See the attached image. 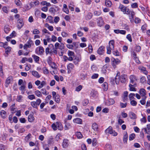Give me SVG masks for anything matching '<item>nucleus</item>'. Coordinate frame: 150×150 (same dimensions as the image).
I'll use <instances>...</instances> for the list:
<instances>
[{
  "instance_id": "1",
  "label": "nucleus",
  "mask_w": 150,
  "mask_h": 150,
  "mask_svg": "<svg viewBox=\"0 0 150 150\" xmlns=\"http://www.w3.org/2000/svg\"><path fill=\"white\" fill-rule=\"evenodd\" d=\"M115 41L114 40H110L108 43V45L107 46V53L108 54H110L111 51L113 50L114 47Z\"/></svg>"
},
{
  "instance_id": "2",
  "label": "nucleus",
  "mask_w": 150,
  "mask_h": 150,
  "mask_svg": "<svg viewBox=\"0 0 150 150\" xmlns=\"http://www.w3.org/2000/svg\"><path fill=\"white\" fill-rule=\"evenodd\" d=\"M111 64L112 66L114 69L116 67V65L118 64L121 62V61L118 59H115L112 58L111 59Z\"/></svg>"
},
{
  "instance_id": "3",
  "label": "nucleus",
  "mask_w": 150,
  "mask_h": 150,
  "mask_svg": "<svg viewBox=\"0 0 150 150\" xmlns=\"http://www.w3.org/2000/svg\"><path fill=\"white\" fill-rule=\"evenodd\" d=\"M44 48L42 46H39L35 49V53L38 55H42L44 52Z\"/></svg>"
},
{
  "instance_id": "4",
  "label": "nucleus",
  "mask_w": 150,
  "mask_h": 150,
  "mask_svg": "<svg viewBox=\"0 0 150 150\" xmlns=\"http://www.w3.org/2000/svg\"><path fill=\"white\" fill-rule=\"evenodd\" d=\"M119 8L121 9V11L123 12L124 14H129L130 13L129 9L127 8L123 5L120 4V6Z\"/></svg>"
},
{
  "instance_id": "5",
  "label": "nucleus",
  "mask_w": 150,
  "mask_h": 150,
  "mask_svg": "<svg viewBox=\"0 0 150 150\" xmlns=\"http://www.w3.org/2000/svg\"><path fill=\"white\" fill-rule=\"evenodd\" d=\"M105 132L106 134H112L113 136H115L117 135V134L115 131H113L111 127H109L105 130Z\"/></svg>"
},
{
  "instance_id": "6",
  "label": "nucleus",
  "mask_w": 150,
  "mask_h": 150,
  "mask_svg": "<svg viewBox=\"0 0 150 150\" xmlns=\"http://www.w3.org/2000/svg\"><path fill=\"white\" fill-rule=\"evenodd\" d=\"M48 62L49 63V64L51 66V68L52 69L54 70L52 71V74H57V67L55 64L54 63L51 62H49V61H48Z\"/></svg>"
},
{
  "instance_id": "7",
  "label": "nucleus",
  "mask_w": 150,
  "mask_h": 150,
  "mask_svg": "<svg viewBox=\"0 0 150 150\" xmlns=\"http://www.w3.org/2000/svg\"><path fill=\"white\" fill-rule=\"evenodd\" d=\"M24 25V22L23 19H19L17 21V26L19 29H20Z\"/></svg>"
},
{
  "instance_id": "8",
  "label": "nucleus",
  "mask_w": 150,
  "mask_h": 150,
  "mask_svg": "<svg viewBox=\"0 0 150 150\" xmlns=\"http://www.w3.org/2000/svg\"><path fill=\"white\" fill-rule=\"evenodd\" d=\"M134 12L133 11H130V13L129 14V18L130 22L131 23L133 22L134 21V16L135 15Z\"/></svg>"
},
{
  "instance_id": "9",
  "label": "nucleus",
  "mask_w": 150,
  "mask_h": 150,
  "mask_svg": "<svg viewBox=\"0 0 150 150\" xmlns=\"http://www.w3.org/2000/svg\"><path fill=\"white\" fill-rule=\"evenodd\" d=\"M13 78L11 76L8 77L6 79V87H7L8 86L9 84L11 83L12 81Z\"/></svg>"
},
{
  "instance_id": "10",
  "label": "nucleus",
  "mask_w": 150,
  "mask_h": 150,
  "mask_svg": "<svg viewBox=\"0 0 150 150\" xmlns=\"http://www.w3.org/2000/svg\"><path fill=\"white\" fill-rule=\"evenodd\" d=\"M138 69L141 71V72H143L145 74L147 75L148 74V72L146 70L145 67L141 66L139 67Z\"/></svg>"
},
{
  "instance_id": "11",
  "label": "nucleus",
  "mask_w": 150,
  "mask_h": 150,
  "mask_svg": "<svg viewBox=\"0 0 150 150\" xmlns=\"http://www.w3.org/2000/svg\"><path fill=\"white\" fill-rule=\"evenodd\" d=\"M115 103L114 100L110 98L107 100L105 102V104L107 105H112Z\"/></svg>"
},
{
  "instance_id": "12",
  "label": "nucleus",
  "mask_w": 150,
  "mask_h": 150,
  "mask_svg": "<svg viewBox=\"0 0 150 150\" xmlns=\"http://www.w3.org/2000/svg\"><path fill=\"white\" fill-rule=\"evenodd\" d=\"M74 52L72 51H71L69 50L68 51V55L69 57L68 58H67V59L69 61H72L73 60V57L74 56Z\"/></svg>"
},
{
  "instance_id": "13",
  "label": "nucleus",
  "mask_w": 150,
  "mask_h": 150,
  "mask_svg": "<svg viewBox=\"0 0 150 150\" xmlns=\"http://www.w3.org/2000/svg\"><path fill=\"white\" fill-rule=\"evenodd\" d=\"M97 23L99 26L101 27L104 24V22L101 18L100 17L98 18V19Z\"/></svg>"
},
{
  "instance_id": "14",
  "label": "nucleus",
  "mask_w": 150,
  "mask_h": 150,
  "mask_svg": "<svg viewBox=\"0 0 150 150\" xmlns=\"http://www.w3.org/2000/svg\"><path fill=\"white\" fill-rule=\"evenodd\" d=\"M105 47L103 46L100 47L98 50V53L100 54H102L103 53Z\"/></svg>"
},
{
  "instance_id": "15",
  "label": "nucleus",
  "mask_w": 150,
  "mask_h": 150,
  "mask_svg": "<svg viewBox=\"0 0 150 150\" xmlns=\"http://www.w3.org/2000/svg\"><path fill=\"white\" fill-rule=\"evenodd\" d=\"M128 92L127 91H125L124 92L122 97V100L124 102H125L127 99Z\"/></svg>"
},
{
  "instance_id": "16",
  "label": "nucleus",
  "mask_w": 150,
  "mask_h": 150,
  "mask_svg": "<svg viewBox=\"0 0 150 150\" xmlns=\"http://www.w3.org/2000/svg\"><path fill=\"white\" fill-rule=\"evenodd\" d=\"M127 76L125 74L122 75L120 77V80L121 83H124L126 81Z\"/></svg>"
},
{
  "instance_id": "17",
  "label": "nucleus",
  "mask_w": 150,
  "mask_h": 150,
  "mask_svg": "<svg viewBox=\"0 0 150 150\" xmlns=\"http://www.w3.org/2000/svg\"><path fill=\"white\" fill-rule=\"evenodd\" d=\"M130 83L132 84H135V81L136 79L134 76L133 75H131L130 76Z\"/></svg>"
},
{
  "instance_id": "18",
  "label": "nucleus",
  "mask_w": 150,
  "mask_h": 150,
  "mask_svg": "<svg viewBox=\"0 0 150 150\" xmlns=\"http://www.w3.org/2000/svg\"><path fill=\"white\" fill-rule=\"evenodd\" d=\"M135 84H130L129 85V90L131 91H136V88H135Z\"/></svg>"
},
{
  "instance_id": "19",
  "label": "nucleus",
  "mask_w": 150,
  "mask_h": 150,
  "mask_svg": "<svg viewBox=\"0 0 150 150\" xmlns=\"http://www.w3.org/2000/svg\"><path fill=\"white\" fill-rule=\"evenodd\" d=\"M139 93L142 96L144 97L146 94V90L144 88H141L139 91Z\"/></svg>"
},
{
  "instance_id": "20",
  "label": "nucleus",
  "mask_w": 150,
  "mask_h": 150,
  "mask_svg": "<svg viewBox=\"0 0 150 150\" xmlns=\"http://www.w3.org/2000/svg\"><path fill=\"white\" fill-rule=\"evenodd\" d=\"M147 127L146 128H144L143 129L146 133L149 134H150V125H148Z\"/></svg>"
},
{
  "instance_id": "21",
  "label": "nucleus",
  "mask_w": 150,
  "mask_h": 150,
  "mask_svg": "<svg viewBox=\"0 0 150 150\" xmlns=\"http://www.w3.org/2000/svg\"><path fill=\"white\" fill-rule=\"evenodd\" d=\"M32 75L33 76H34L37 78H39L40 77V76L38 72L36 71H32Z\"/></svg>"
},
{
  "instance_id": "22",
  "label": "nucleus",
  "mask_w": 150,
  "mask_h": 150,
  "mask_svg": "<svg viewBox=\"0 0 150 150\" xmlns=\"http://www.w3.org/2000/svg\"><path fill=\"white\" fill-rule=\"evenodd\" d=\"M132 55L134 59L135 60L136 62L138 64L140 63V61L139 60L138 58L136 56V54L134 52H133Z\"/></svg>"
},
{
  "instance_id": "23",
  "label": "nucleus",
  "mask_w": 150,
  "mask_h": 150,
  "mask_svg": "<svg viewBox=\"0 0 150 150\" xmlns=\"http://www.w3.org/2000/svg\"><path fill=\"white\" fill-rule=\"evenodd\" d=\"M129 116L132 119H135L136 118V115L133 112H130L129 113Z\"/></svg>"
},
{
  "instance_id": "24",
  "label": "nucleus",
  "mask_w": 150,
  "mask_h": 150,
  "mask_svg": "<svg viewBox=\"0 0 150 150\" xmlns=\"http://www.w3.org/2000/svg\"><path fill=\"white\" fill-rule=\"evenodd\" d=\"M120 75V73L118 72L117 73V75L115 78V81L117 84H118L119 83L120 77L119 76Z\"/></svg>"
},
{
  "instance_id": "25",
  "label": "nucleus",
  "mask_w": 150,
  "mask_h": 150,
  "mask_svg": "<svg viewBox=\"0 0 150 150\" xmlns=\"http://www.w3.org/2000/svg\"><path fill=\"white\" fill-rule=\"evenodd\" d=\"M73 122L77 124H81L82 122V120L79 118H76L74 119Z\"/></svg>"
},
{
  "instance_id": "26",
  "label": "nucleus",
  "mask_w": 150,
  "mask_h": 150,
  "mask_svg": "<svg viewBox=\"0 0 150 150\" xmlns=\"http://www.w3.org/2000/svg\"><path fill=\"white\" fill-rule=\"evenodd\" d=\"M32 57L33 58L34 61L35 62L38 63L40 60V57L35 55H33L32 56Z\"/></svg>"
},
{
  "instance_id": "27",
  "label": "nucleus",
  "mask_w": 150,
  "mask_h": 150,
  "mask_svg": "<svg viewBox=\"0 0 150 150\" xmlns=\"http://www.w3.org/2000/svg\"><path fill=\"white\" fill-rule=\"evenodd\" d=\"M35 120L34 117L33 115H30L28 117V121L31 122H33Z\"/></svg>"
},
{
  "instance_id": "28",
  "label": "nucleus",
  "mask_w": 150,
  "mask_h": 150,
  "mask_svg": "<svg viewBox=\"0 0 150 150\" xmlns=\"http://www.w3.org/2000/svg\"><path fill=\"white\" fill-rule=\"evenodd\" d=\"M1 115L3 118H5L6 117V112L4 110H2L0 112Z\"/></svg>"
},
{
  "instance_id": "29",
  "label": "nucleus",
  "mask_w": 150,
  "mask_h": 150,
  "mask_svg": "<svg viewBox=\"0 0 150 150\" xmlns=\"http://www.w3.org/2000/svg\"><path fill=\"white\" fill-rule=\"evenodd\" d=\"M102 87L104 91H106L108 88V83L106 82H104L102 85Z\"/></svg>"
},
{
  "instance_id": "30",
  "label": "nucleus",
  "mask_w": 150,
  "mask_h": 150,
  "mask_svg": "<svg viewBox=\"0 0 150 150\" xmlns=\"http://www.w3.org/2000/svg\"><path fill=\"white\" fill-rule=\"evenodd\" d=\"M56 126L57 128L60 130H62L63 129V127L62 124L59 122H56Z\"/></svg>"
},
{
  "instance_id": "31",
  "label": "nucleus",
  "mask_w": 150,
  "mask_h": 150,
  "mask_svg": "<svg viewBox=\"0 0 150 150\" xmlns=\"http://www.w3.org/2000/svg\"><path fill=\"white\" fill-rule=\"evenodd\" d=\"M92 127L95 131H97L98 129V125L96 123H94L92 124Z\"/></svg>"
},
{
  "instance_id": "32",
  "label": "nucleus",
  "mask_w": 150,
  "mask_h": 150,
  "mask_svg": "<svg viewBox=\"0 0 150 150\" xmlns=\"http://www.w3.org/2000/svg\"><path fill=\"white\" fill-rule=\"evenodd\" d=\"M31 5L32 7L35 6L39 4V1L38 0H36L35 1L31 2Z\"/></svg>"
},
{
  "instance_id": "33",
  "label": "nucleus",
  "mask_w": 150,
  "mask_h": 150,
  "mask_svg": "<svg viewBox=\"0 0 150 150\" xmlns=\"http://www.w3.org/2000/svg\"><path fill=\"white\" fill-rule=\"evenodd\" d=\"M105 3L106 6L108 7H110L112 4V2L109 0H106Z\"/></svg>"
},
{
  "instance_id": "34",
  "label": "nucleus",
  "mask_w": 150,
  "mask_h": 150,
  "mask_svg": "<svg viewBox=\"0 0 150 150\" xmlns=\"http://www.w3.org/2000/svg\"><path fill=\"white\" fill-rule=\"evenodd\" d=\"M90 95L91 96L93 97H94L96 96H97V92L92 90L91 91Z\"/></svg>"
},
{
  "instance_id": "35",
  "label": "nucleus",
  "mask_w": 150,
  "mask_h": 150,
  "mask_svg": "<svg viewBox=\"0 0 150 150\" xmlns=\"http://www.w3.org/2000/svg\"><path fill=\"white\" fill-rule=\"evenodd\" d=\"M53 19L51 16H49L48 17L46 20L48 22L52 23H53Z\"/></svg>"
},
{
  "instance_id": "36",
  "label": "nucleus",
  "mask_w": 150,
  "mask_h": 150,
  "mask_svg": "<svg viewBox=\"0 0 150 150\" xmlns=\"http://www.w3.org/2000/svg\"><path fill=\"white\" fill-rule=\"evenodd\" d=\"M54 98V100L57 103H59L60 100V97L59 95L57 94V96L55 97Z\"/></svg>"
},
{
  "instance_id": "37",
  "label": "nucleus",
  "mask_w": 150,
  "mask_h": 150,
  "mask_svg": "<svg viewBox=\"0 0 150 150\" xmlns=\"http://www.w3.org/2000/svg\"><path fill=\"white\" fill-rule=\"evenodd\" d=\"M41 4L43 6L46 5L47 6H50L51 5L50 3L47 2L45 1H43L41 3Z\"/></svg>"
},
{
  "instance_id": "38",
  "label": "nucleus",
  "mask_w": 150,
  "mask_h": 150,
  "mask_svg": "<svg viewBox=\"0 0 150 150\" xmlns=\"http://www.w3.org/2000/svg\"><path fill=\"white\" fill-rule=\"evenodd\" d=\"M146 97L144 96L142 98V99L141 100L140 102L141 104L142 105H144L146 103Z\"/></svg>"
},
{
  "instance_id": "39",
  "label": "nucleus",
  "mask_w": 150,
  "mask_h": 150,
  "mask_svg": "<svg viewBox=\"0 0 150 150\" xmlns=\"http://www.w3.org/2000/svg\"><path fill=\"white\" fill-rule=\"evenodd\" d=\"M35 94L38 97H41L42 96L41 92L38 90L35 91Z\"/></svg>"
},
{
  "instance_id": "40",
  "label": "nucleus",
  "mask_w": 150,
  "mask_h": 150,
  "mask_svg": "<svg viewBox=\"0 0 150 150\" xmlns=\"http://www.w3.org/2000/svg\"><path fill=\"white\" fill-rule=\"evenodd\" d=\"M92 16V14L90 13H88L87 15L86 16V19L87 20L91 19Z\"/></svg>"
},
{
  "instance_id": "41",
  "label": "nucleus",
  "mask_w": 150,
  "mask_h": 150,
  "mask_svg": "<svg viewBox=\"0 0 150 150\" xmlns=\"http://www.w3.org/2000/svg\"><path fill=\"white\" fill-rule=\"evenodd\" d=\"M135 94L134 93H131L129 95V98L130 100H133L134 98V96Z\"/></svg>"
},
{
  "instance_id": "42",
  "label": "nucleus",
  "mask_w": 150,
  "mask_h": 150,
  "mask_svg": "<svg viewBox=\"0 0 150 150\" xmlns=\"http://www.w3.org/2000/svg\"><path fill=\"white\" fill-rule=\"evenodd\" d=\"M76 136L78 138L80 139L82 138V135L80 132H77L76 133Z\"/></svg>"
},
{
  "instance_id": "43",
  "label": "nucleus",
  "mask_w": 150,
  "mask_h": 150,
  "mask_svg": "<svg viewBox=\"0 0 150 150\" xmlns=\"http://www.w3.org/2000/svg\"><path fill=\"white\" fill-rule=\"evenodd\" d=\"M46 83L45 81H42L41 82L40 85L38 86V88L39 89L41 88H42L44 86L46 85Z\"/></svg>"
},
{
  "instance_id": "44",
  "label": "nucleus",
  "mask_w": 150,
  "mask_h": 150,
  "mask_svg": "<svg viewBox=\"0 0 150 150\" xmlns=\"http://www.w3.org/2000/svg\"><path fill=\"white\" fill-rule=\"evenodd\" d=\"M15 3L17 6H21L22 5V3L19 0H15Z\"/></svg>"
},
{
  "instance_id": "45",
  "label": "nucleus",
  "mask_w": 150,
  "mask_h": 150,
  "mask_svg": "<svg viewBox=\"0 0 150 150\" xmlns=\"http://www.w3.org/2000/svg\"><path fill=\"white\" fill-rule=\"evenodd\" d=\"M10 29L8 26H6L4 28V31L6 33H8L10 31Z\"/></svg>"
},
{
  "instance_id": "46",
  "label": "nucleus",
  "mask_w": 150,
  "mask_h": 150,
  "mask_svg": "<svg viewBox=\"0 0 150 150\" xmlns=\"http://www.w3.org/2000/svg\"><path fill=\"white\" fill-rule=\"evenodd\" d=\"M130 103L133 106H135L137 105V102L134 100H130Z\"/></svg>"
},
{
  "instance_id": "47",
  "label": "nucleus",
  "mask_w": 150,
  "mask_h": 150,
  "mask_svg": "<svg viewBox=\"0 0 150 150\" xmlns=\"http://www.w3.org/2000/svg\"><path fill=\"white\" fill-rule=\"evenodd\" d=\"M127 105V103H122L120 102V106L121 108H125L126 107Z\"/></svg>"
},
{
  "instance_id": "48",
  "label": "nucleus",
  "mask_w": 150,
  "mask_h": 150,
  "mask_svg": "<svg viewBox=\"0 0 150 150\" xmlns=\"http://www.w3.org/2000/svg\"><path fill=\"white\" fill-rule=\"evenodd\" d=\"M32 6L31 5V3L30 4H26L25 6V8L27 10H28L32 7Z\"/></svg>"
},
{
  "instance_id": "49",
  "label": "nucleus",
  "mask_w": 150,
  "mask_h": 150,
  "mask_svg": "<svg viewBox=\"0 0 150 150\" xmlns=\"http://www.w3.org/2000/svg\"><path fill=\"white\" fill-rule=\"evenodd\" d=\"M135 134H132L129 136V140H133L135 137Z\"/></svg>"
},
{
  "instance_id": "50",
  "label": "nucleus",
  "mask_w": 150,
  "mask_h": 150,
  "mask_svg": "<svg viewBox=\"0 0 150 150\" xmlns=\"http://www.w3.org/2000/svg\"><path fill=\"white\" fill-rule=\"evenodd\" d=\"M26 83H24L23 84H22L21 86L20 87H19V90L21 91L23 90L25 88Z\"/></svg>"
},
{
  "instance_id": "51",
  "label": "nucleus",
  "mask_w": 150,
  "mask_h": 150,
  "mask_svg": "<svg viewBox=\"0 0 150 150\" xmlns=\"http://www.w3.org/2000/svg\"><path fill=\"white\" fill-rule=\"evenodd\" d=\"M128 136L127 134L126 133L125 134L124 136L123 137V141L124 142H127Z\"/></svg>"
},
{
  "instance_id": "52",
  "label": "nucleus",
  "mask_w": 150,
  "mask_h": 150,
  "mask_svg": "<svg viewBox=\"0 0 150 150\" xmlns=\"http://www.w3.org/2000/svg\"><path fill=\"white\" fill-rule=\"evenodd\" d=\"M74 65L72 64H69L67 66L68 70H71L74 67Z\"/></svg>"
},
{
  "instance_id": "53",
  "label": "nucleus",
  "mask_w": 150,
  "mask_h": 150,
  "mask_svg": "<svg viewBox=\"0 0 150 150\" xmlns=\"http://www.w3.org/2000/svg\"><path fill=\"white\" fill-rule=\"evenodd\" d=\"M45 53L47 55L49 54H51L52 53V52L50 51V48L49 47H47L46 48Z\"/></svg>"
},
{
  "instance_id": "54",
  "label": "nucleus",
  "mask_w": 150,
  "mask_h": 150,
  "mask_svg": "<svg viewBox=\"0 0 150 150\" xmlns=\"http://www.w3.org/2000/svg\"><path fill=\"white\" fill-rule=\"evenodd\" d=\"M84 3L86 5H90L92 2L91 0H83Z\"/></svg>"
},
{
  "instance_id": "55",
  "label": "nucleus",
  "mask_w": 150,
  "mask_h": 150,
  "mask_svg": "<svg viewBox=\"0 0 150 150\" xmlns=\"http://www.w3.org/2000/svg\"><path fill=\"white\" fill-rule=\"evenodd\" d=\"M131 6L132 8H136L138 7V5L137 3H134L132 4Z\"/></svg>"
},
{
  "instance_id": "56",
  "label": "nucleus",
  "mask_w": 150,
  "mask_h": 150,
  "mask_svg": "<svg viewBox=\"0 0 150 150\" xmlns=\"http://www.w3.org/2000/svg\"><path fill=\"white\" fill-rule=\"evenodd\" d=\"M141 20L138 17H136L134 20V22L136 23H140Z\"/></svg>"
},
{
  "instance_id": "57",
  "label": "nucleus",
  "mask_w": 150,
  "mask_h": 150,
  "mask_svg": "<svg viewBox=\"0 0 150 150\" xmlns=\"http://www.w3.org/2000/svg\"><path fill=\"white\" fill-rule=\"evenodd\" d=\"M24 83H26L25 82H23L22 79H19L18 81V84L19 85H21L22 84H23Z\"/></svg>"
},
{
  "instance_id": "58",
  "label": "nucleus",
  "mask_w": 150,
  "mask_h": 150,
  "mask_svg": "<svg viewBox=\"0 0 150 150\" xmlns=\"http://www.w3.org/2000/svg\"><path fill=\"white\" fill-rule=\"evenodd\" d=\"M28 98L29 99L32 100L35 98V96L34 95H31L28 96Z\"/></svg>"
},
{
  "instance_id": "59",
  "label": "nucleus",
  "mask_w": 150,
  "mask_h": 150,
  "mask_svg": "<svg viewBox=\"0 0 150 150\" xmlns=\"http://www.w3.org/2000/svg\"><path fill=\"white\" fill-rule=\"evenodd\" d=\"M82 86L81 85H79L76 88V91H79L82 89Z\"/></svg>"
},
{
  "instance_id": "60",
  "label": "nucleus",
  "mask_w": 150,
  "mask_h": 150,
  "mask_svg": "<svg viewBox=\"0 0 150 150\" xmlns=\"http://www.w3.org/2000/svg\"><path fill=\"white\" fill-rule=\"evenodd\" d=\"M105 148L106 150H111V146L109 144H106L105 146Z\"/></svg>"
},
{
  "instance_id": "61",
  "label": "nucleus",
  "mask_w": 150,
  "mask_h": 150,
  "mask_svg": "<svg viewBox=\"0 0 150 150\" xmlns=\"http://www.w3.org/2000/svg\"><path fill=\"white\" fill-rule=\"evenodd\" d=\"M32 106L34 108H36L38 106L35 101L32 102L31 103Z\"/></svg>"
},
{
  "instance_id": "62",
  "label": "nucleus",
  "mask_w": 150,
  "mask_h": 150,
  "mask_svg": "<svg viewBox=\"0 0 150 150\" xmlns=\"http://www.w3.org/2000/svg\"><path fill=\"white\" fill-rule=\"evenodd\" d=\"M51 97V96L50 95H49L47 96V97L46 98L45 100L47 103L50 100Z\"/></svg>"
},
{
  "instance_id": "63",
  "label": "nucleus",
  "mask_w": 150,
  "mask_h": 150,
  "mask_svg": "<svg viewBox=\"0 0 150 150\" xmlns=\"http://www.w3.org/2000/svg\"><path fill=\"white\" fill-rule=\"evenodd\" d=\"M112 53L113 54H114L115 56H119L120 55L119 53L117 50H116L115 51H113Z\"/></svg>"
},
{
  "instance_id": "64",
  "label": "nucleus",
  "mask_w": 150,
  "mask_h": 150,
  "mask_svg": "<svg viewBox=\"0 0 150 150\" xmlns=\"http://www.w3.org/2000/svg\"><path fill=\"white\" fill-rule=\"evenodd\" d=\"M98 74H94L91 76L92 79H96L98 78Z\"/></svg>"
}]
</instances>
